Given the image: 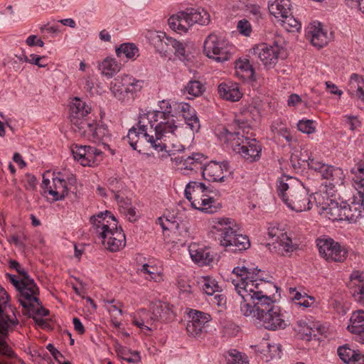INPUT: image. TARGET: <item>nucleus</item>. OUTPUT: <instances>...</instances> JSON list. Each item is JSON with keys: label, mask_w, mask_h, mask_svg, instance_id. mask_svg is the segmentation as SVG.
<instances>
[{"label": "nucleus", "mask_w": 364, "mask_h": 364, "mask_svg": "<svg viewBox=\"0 0 364 364\" xmlns=\"http://www.w3.org/2000/svg\"><path fill=\"white\" fill-rule=\"evenodd\" d=\"M364 208L362 204L353 202L350 204L345 202V220L355 223L363 215Z\"/></svg>", "instance_id": "nucleus-40"}, {"label": "nucleus", "mask_w": 364, "mask_h": 364, "mask_svg": "<svg viewBox=\"0 0 364 364\" xmlns=\"http://www.w3.org/2000/svg\"><path fill=\"white\" fill-rule=\"evenodd\" d=\"M201 283L203 290L208 295H213L220 289L218 282L210 277H203Z\"/></svg>", "instance_id": "nucleus-52"}, {"label": "nucleus", "mask_w": 364, "mask_h": 364, "mask_svg": "<svg viewBox=\"0 0 364 364\" xmlns=\"http://www.w3.org/2000/svg\"><path fill=\"white\" fill-rule=\"evenodd\" d=\"M338 355L346 363L364 364V357L360 353L350 348L348 346H340L338 348Z\"/></svg>", "instance_id": "nucleus-38"}, {"label": "nucleus", "mask_w": 364, "mask_h": 364, "mask_svg": "<svg viewBox=\"0 0 364 364\" xmlns=\"http://www.w3.org/2000/svg\"><path fill=\"white\" fill-rule=\"evenodd\" d=\"M163 102H168V104L169 105L170 108L168 109V120L172 122L173 123V124L177 128L181 129V136H176L174 138H173L171 141H173V142L179 141L181 144V140H183L186 137V127L176 124V123L173 119V114H172L173 109L178 110L183 116V114H186L187 112H190V109L192 108V107L188 103H186L184 102H171L169 100H163L160 101L159 103V109L158 110H161V106H162L161 103Z\"/></svg>", "instance_id": "nucleus-25"}, {"label": "nucleus", "mask_w": 364, "mask_h": 364, "mask_svg": "<svg viewBox=\"0 0 364 364\" xmlns=\"http://www.w3.org/2000/svg\"><path fill=\"white\" fill-rule=\"evenodd\" d=\"M211 232L220 236V243L229 250L237 252L247 250L250 242L246 235L237 233L235 222L229 218H215L210 220Z\"/></svg>", "instance_id": "nucleus-5"}, {"label": "nucleus", "mask_w": 364, "mask_h": 364, "mask_svg": "<svg viewBox=\"0 0 364 364\" xmlns=\"http://www.w3.org/2000/svg\"><path fill=\"white\" fill-rule=\"evenodd\" d=\"M257 320L266 329L272 331L284 329L289 324V320L286 319L277 306H272L269 310L259 314Z\"/></svg>", "instance_id": "nucleus-19"}, {"label": "nucleus", "mask_w": 364, "mask_h": 364, "mask_svg": "<svg viewBox=\"0 0 364 364\" xmlns=\"http://www.w3.org/2000/svg\"><path fill=\"white\" fill-rule=\"evenodd\" d=\"M99 68L103 75L112 77L120 70L121 65L114 58H106L100 64Z\"/></svg>", "instance_id": "nucleus-43"}, {"label": "nucleus", "mask_w": 364, "mask_h": 364, "mask_svg": "<svg viewBox=\"0 0 364 364\" xmlns=\"http://www.w3.org/2000/svg\"><path fill=\"white\" fill-rule=\"evenodd\" d=\"M250 299H241L240 301V311L242 315L246 317H252L257 319V309L255 307V303L252 306L249 301H251Z\"/></svg>", "instance_id": "nucleus-51"}, {"label": "nucleus", "mask_w": 364, "mask_h": 364, "mask_svg": "<svg viewBox=\"0 0 364 364\" xmlns=\"http://www.w3.org/2000/svg\"><path fill=\"white\" fill-rule=\"evenodd\" d=\"M319 173L323 178L330 180V185L333 187L343 184L345 177L341 168L328 164H325Z\"/></svg>", "instance_id": "nucleus-36"}, {"label": "nucleus", "mask_w": 364, "mask_h": 364, "mask_svg": "<svg viewBox=\"0 0 364 364\" xmlns=\"http://www.w3.org/2000/svg\"><path fill=\"white\" fill-rule=\"evenodd\" d=\"M235 72L244 79L254 80L255 70L247 58H240L235 62Z\"/></svg>", "instance_id": "nucleus-42"}, {"label": "nucleus", "mask_w": 364, "mask_h": 364, "mask_svg": "<svg viewBox=\"0 0 364 364\" xmlns=\"http://www.w3.org/2000/svg\"><path fill=\"white\" fill-rule=\"evenodd\" d=\"M209 191L203 182L190 181L185 188V196L191 206L200 211L213 213L216 211L215 200L208 195Z\"/></svg>", "instance_id": "nucleus-8"}, {"label": "nucleus", "mask_w": 364, "mask_h": 364, "mask_svg": "<svg viewBox=\"0 0 364 364\" xmlns=\"http://www.w3.org/2000/svg\"><path fill=\"white\" fill-rule=\"evenodd\" d=\"M267 234L272 240V245L274 252L278 254L285 255L296 249V245L293 243L287 232L279 225L271 224L268 228Z\"/></svg>", "instance_id": "nucleus-13"}, {"label": "nucleus", "mask_w": 364, "mask_h": 364, "mask_svg": "<svg viewBox=\"0 0 364 364\" xmlns=\"http://www.w3.org/2000/svg\"><path fill=\"white\" fill-rule=\"evenodd\" d=\"M42 188L45 194H48L55 201L63 199L68 193V184L65 179L55 177L50 181L43 176Z\"/></svg>", "instance_id": "nucleus-21"}, {"label": "nucleus", "mask_w": 364, "mask_h": 364, "mask_svg": "<svg viewBox=\"0 0 364 364\" xmlns=\"http://www.w3.org/2000/svg\"><path fill=\"white\" fill-rule=\"evenodd\" d=\"M187 92L193 97H198L204 91V86L198 80H191L186 86Z\"/></svg>", "instance_id": "nucleus-55"}, {"label": "nucleus", "mask_w": 364, "mask_h": 364, "mask_svg": "<svg viewBox=\"0 0 364 364\" xmlns=\"http://www.w3.org/2000/svg\"><path fill=\"white\" fill-rule=\"evenodd\" d=\"M171 159L175 161L181 170L188 173V171L198 172L200 171L202 172L206 157L202 154L193 153L186 158L178 156Z\"/></svg>", "instance_id": "nucleus-23"}, {"label": "nucleus", "mask_w": 364, "mask_h": 364, "mask_svg": "<svg viewBox=\"0 0 364 364\" xmlns=\"http://www.w3.org/2000/svg\"><path fill=\"white\" fill-rule=\"evenodd\" d=\"M91 112L90 103L79 97L72 100L70 104V118L75 132L90 120L87 116Z\"/></svg>", "instance_id": "nucleus-17"}, {"label": "nucleus", "mask_w": 364, "mask_h": 364, "mask_svg": "<svg viewBox=\"0 0 364 364\" xmlns=\"http://www.w3.org/2000/svg\"><path fill=\"white\" fill-rule=\"evenodd\" d=\"M282 50V48L277 43H263L254 46L249 54L257 57L266 69H272L278 63Z\"/></svg>", "instance_id": "nucleus-12"}, {"label": "nucleus", "mask_w": 364, "mask_h": 364, "mask_svg": "<svg viewBox=\"0 0 364 364\" xmlns=\"http://www.w3.org/2000/svg\"><path fill=\"white\" fill-rule=\"evenodd\" d=\"M245 11L252 15L255 20H259L263 18L264 13L262 7L256 4H247L245 6Z\"/></svg>", "instance_id": "nucleus-58"}, {"label": "nucleus", "mask_w": 364, "mask_h": 364, "mask_svg": "<svg viewBox=\"0 0 364 364\" xmlns=\"http://www.w3.org/2000/svg\"><path fill=\"white\" fill-rule=\"evenodd\" d=\"M71 152L74 159L83 166H95L102 160V152L90 146L73 144Z\"/></svg>", "instance_id": "nucleus-18"}, {"label": "nucleus", "mask_w": 364, "mask_h": 364, "mask_svg": "<svg viewBox=\"0 0 364 364\" xmlns=\"http://www.w3.org/2000/svg\"><path fill=\"white\" fill-rule=\"evenodd\" d=\"M154 317L152 310L149 312L145 309H141L137 312V316L133 320V323L145 334H149L158 326Z\"/></svg>", "instance_id": "nucleus-29"}, {"label": "nucleus", "mask_w": 364, "mask_h": 364, "mask_svg": "<svg viewBox=\"0 0 364 364\" xmlns=\"http://www.w3.org/2000/svg\"><path fill=\"white\" fill-rule=\"evenodd\" d=\"M282 21V26L288 32H297L301 28V23L294 16L291 15V13L287 15V17H283L280 19Z\"/></svg>", "instance_id": "nucleus-50"}, {"label": "nucleus", "mask_w": 364, "mask_h": 364, "mask_svg": "<svg viewBox=\"0 0 364 364\" xmlns=\"http://www.w3.org/2000/svg\"><path fill=\"white\" fill-rule=\"evenodd\" d=\"M306 36L311 44L318 48L326 46L331 40V34L328 35L323 25L318 21H314L309 25Z\"/></svg>", "instance_id": "nucleus-24"}, {"label": "nucleus", "mask_w": 364, "mask_h": 364, "mask_svg": "<svg viewBox=\"0 0 364 364\" xmlns=\"http://www.w3.org/2000/svg\"><path fill=\"white\" fill-rule=\"evenodd\" d=\"M225 137L233 149L247 162L257 161L261 157L262 145L256 139H250L240 132H227Z\"/></svg>", "instance_id": "nucleus-9"}, {"label": "nucleus", "mask_w": 364, "mask_h": 364, "mask_svg": "<svg viewBox=\"0 0 364 364\" xmlns=\"http://www.w3.org/2000/svg\"><path fill=\"white\" fill-rule=\"evenodd\" d=\"M151 39L152 43L159 53L166 56L171 53L175 38L167 36L164 32L158 31L153 34Z\"/></svg>", "instance_id": "nucleus-32"}, {"label": "nucleus", "mask_w": 364, "mask_h": 364, "mask_svg": "<svg viewBox=\"0 0 364 364\" xmlns=\"http://www.w3.org/2000/svg\"><path fill=\"white\" fill-rule=\"evenodd\" d=\"M314 122L311 119H301L297 123L298 129L305 134H310L316 132V127L314 125Z\"/></svg>", "instance_id": "nucleus-57"}, {"label": "nucleus", "mask_w": 364, "mask_h": 364, "mask_svg": "<svg viewBox=\"0 0 364 364\" xmlns=\"http://www.w3.org/2000/svg\"><path fill=\"white\" fill-rule=\"evenodd\" d=\"M353 173V185L358 191L360 196L364 198V161H360L351 169Z\"/></svg>", "instance_id": "nucleus-39"}, {"label": "nucleus", "mask_w": 364, "mask_h": 364, "mask_svg": "<svg viewBox=\"0 0 364 364\" xmlns=\"http://www.w3.org/2000/svg\"><path fill=\"white\" fill-rule=\"evenodd\" d=\"M183 117L193 134L195 132H199L200 129V120L197 116L196 110L193 107L190 109V112H187L186 114H183Z\"/></svg>", "instance_id": "nucleus-45"}, {"label": "nucleus", "mask_w": 364, "mask_h": 364, "mask_svg": "<svg viewBox=\"0 0 364 364\" xmlns=\"http://www.w3.org/2000/svg\"><path fill=\"white\" fill-rule=\"evenodd\" d=\"M257 351L263 355V358L266 361H269L270 359L279 357L280 347L277 344H270L264 340L257 346Z\"/></svg>", "instance_id": "nucleus-41"}, {"label": "nucleus", "mask_w": 364, "mask_h": 364, "mask_svg": "<svg viewBox=\"0 0 364 364\" xmlns=\"http://www.w3.org/2000/svg\"><path fill=\"white\" fill-rule=\"evenodd\" d=\"M122 211L126 215L129 221L133 222L136 220V208L132 205L126 206V208L122 210Z\"/></svg>", "instance_id": "nucleus-63"}, {"label": "nucleus", "mask_w": 364, "mask_h": 364, "mask_svg": "<svg viewBox=\"0 0 364 364\" xmlns=\"http://www.w3.org/2000/svg\"><path fill=\"white\" fill-rule=\"evenodd\" d=\"M226 171H228L226 164L210 161L208 164H204L202 175L207 181L221 182L225 178V172Z\"/></svg>", "instance_id": "nucleus-27"}, {"label": "nucleus", "mask_w": 364, "mask_h": 364, "mask_svg": "<svg viewBox=\"0 0 364 364\" xmlns=\"http://www.w3.org/2000/svg\"><path fill=\"white\" fill-rule=\"evenodd\" d=\"M210 21V15L203 9L188 8L170 16L168 23L173 31L183 34L187 33L196 23L204 26L208 25Z\"/></svg>", "instance_id": "nucleus-7"}, {"label": "nucleus", "mask_w": 364, "mask_h": 364, "mask_svg": "<svg viewBox=\"0 0 364 364\" xmlns=\"http://www.w3.org/2000/svg\"><path fill=\"white\" fill-rule=\"evenodd\" d=\"M140 272L144 275L146 279L160 282L164 280L162 272L156 266L144 264L140 269Z\"/></svg>", "instance_id": "nucleus-44"}, {"label": "nucleus", "mask_w": 364, "mask_h": 364, "mask_svg": "<svg viewBox=\"0 0 364 364\" xmlns=\"http://www.w3.org/2000/svg\"><path fill=\"white\" fill-rule=\"evenodd\" d=\"M325 196L321 193H315V200L321 216L331 221L345 220V202L338 203L333 200H324Z\"/></svg>", "instance_id": "nucleus-14"}, {"label": "nucleus", "mask_w": 364, "mask_h": 364, "mask_svg": "<svg viewBox=\"0 0 364 364\" xmlns=\"http://www.w3.org/2000/svg\"><path fill=\"white\" fill-rule=\"evenodd\" d=\"M347 330L356 336V340L364 344V311L357 310L353 312L349 319Z\"/></svg>", "instance_id": "nucleus-28"}, {"label": "nucleus", "mask_w": 364, "mask_h": 364, "mask_svg": "<svg viewBox=\"0 0 364 364\" xmlns=\"http://www.w3.org/2000/svg\"><path fill=\"white\" fill-rule=\"evenodd\" d=\"M90 223L105 249L117 252L126 245L125 235L111 212L106 210L90 218Z\"/></svg>", "instance_id": "nucleus-3"}, {"label": "nucleus", "mask_w": 364, "mask_h": 364, "mask_svg": "<svg viewBox=\"0 0 364 364\" xmlns=\"http://www.w3.org/2000/svg\"><path fill=\"white\" fill-rule=\"evenodd\" d=\"M320 255L327 262H343L347 257L346 250L331 238L317 240Z\"/></svg>", "instance_id": "nucleus-15"}, {"label": "nucleus", "mask_w": 364, "mask_h": 364, "mask_svg": "<svg viewBox=\"0 0 364 364\" xmlns=\"http://www.w3.org/2000/svg\"><path fill=\"white\" fill-rule=\"evenodd\" d=\"M144 81L124 75L114 78L110 85V90L115 98L121 102L129 100L134 93L141 90Z\"/></svg>", "instance_id": "nucleus-11"}, {"label": "nucleus", "mask_w": 364, "mask_h": 364, "mask_svg": "<svg viewBox=\"0 0 364 364\" xmlns=\"http://www.w3.org/2000/svg\"><path fill=\"white\" fill-rule=\"evenodd\" d=\"M347 91L352 97L364 102V80L357 73H353L349 79Z\"/></svg>", "instance_id": "nucleus-34"}, {"label": "nucleus", "mask_w": 364, "mask_h": 364, "mask_svg": "<svg viewBox=\"0 0 364 364\" xmlns=\"http://www.w3.org/2000/svg\"><path fill=\"white\" fill-rule=\"evenodd\" d=\"M227 361L228 364H248L247 358L236 350H231L228 352Z\"/></svg>", "instance_id": "nucleus-56"}, {"label": "nucleus", "mask_w": 364, "mask_h": 364, "mask_svg": "<svg viewBox=\"0 0 364 364\" xmlns=\"http://www.w3.org/2000/svg\"><path fill=\"white\" fill-rule=\"evenodd\" d=\"M75 133L90 141L102 143L105 146H107L106 142L109 139L107 126L95 120L90 119L82 127H79Z\"/></svg>", "instance_id": "nucleus-16"}, {"label": "nucleus", "mask_w": 364, "mask_h": 364, "mask_svg": "<svg viewBox=\"0 0 364 364\" xmlns=\"http://www.w3.org/2000/svg\"><path fill=\"white\" fill-rule=\"evenodd\" d=\"M269 287L263 288L262 293L260 295H255L252 299L255 303V307L257 309V316L266 311L269 310L272 306H275L273 299L268 296L267 289Z\"/></svg>", "instance_id": "nucleus-37"}, {"label": "nucleus", "mask_w": 364, "mask_h": 364, "mask_svg": "<svg viewBox=\"0 0 364 364\" xmlns=\"http://www.w3.org/2000/svg\"><path fill=\"white\" fill-rule=\"evenodd\" d=\"M272 132L278 136L284 138L287 142L292 141V136L287 125L282 120H276L271 126Z\"/></svg>", "instance_id": "nucleus-48"}, {"label": "nucleus", "mask_w": 364, "mask_h": 364, "mask_svg": "<svg viewBox=\"0 0 364 364\" xmlns=\"http://www.w3.org/2000/svg\"><path fill=\"white\" fill-rule=\"evenodd\" d=\"M45 59V56H39L36 54H31L29 56V63L36 65L39 68H45L47 64L42 63V61Z\"/></svg>", "instance_id": "nucleus-61"}, {"label": "nucleus", "mask_w": 364, "mask_h": 364, "mask_svg": "<svg viewBox=\"0 0 364 364\" xmlns=\"http://www.w3.org/2000/svg\"><path fill=\"white\" fill-rule=\"evenodd\" d=\"M326 164H323L314 159H309L308 161V166L310 169L314 170L315 171L320 173Z\"/></svg>", "instance_id": "nucleus-62"}, {"label": "nucleus", "mask_w": 364, "mask_h": 364, "mask_svg": "<svg viewBox=\"0 0 364 364\" xmlns=\"http://www.w3.org/2000/svg\"><path fill=\"white\" fill-rule=\"evenodd\" d=\"M151 309L153 311L154 318L157 325L159 323H168L176 318V312L173 306L166 302L157 301L152 304Z\"/></svg>", "instance_id": "nucleus-26"}, {"label": "nucleus", "mask_w": 364, "mask_h": 364, "mask_svg": "<svg viewBox=\"0 0 364 364\" xmlns=\"http://www.w3.org/2000/svg\"><path fill=\"white\" fill-rule=\"evenodd\" d=\"M237 29L241 35L245 37H250L252 32V28L250 23L245 18L240 20L237 22Z\"/></svg>", "instance_id": "nucleus-59"}, {"label": "nucleus", "mask_w": 364, "mask_h": 364, "mask_svg": "<svg viewBox=\"0 0 364 364\" xmlns=\"http://www.w3.org/2000/svg\"><path fill=\"white\" fill-rule=\"evenodd\" d=\"M228 41L215 33L209 34L203 43L205 55L216 63L229 60L232 55Z\"/></svg>", "instance_id": "nucleus-10"}, {"label": "nucleus", "mask_w": 364, "mask_h": 364, "mask_svg": "<svg viewBox=\"0 0 364 364\" xmlns=\"http://www.w3.org/2000/svg\"><path fill=\"white\" fill-rule=\"evenodd\" d=\"M189 253L191 259L200 265L209 264L213 260V255L209 248L199 247L196 243L189 246Z\"/></svg>", "instance_id": "nucleus-31"}, {"label": "nucleus", "mask_w": 364, "mask_h": 364, "mask_svg": "<svg viewBox=\"0 0 364 364\" xmlns=\"http://www.w3.org/2000/svg\"><path fill=\"white\" fill-rule=\"evenodd\" d=\"M19 326L16 315V309L9 304V296L4 288L0 287V353L9 358H14L16 354L6 343L5 337L15 331Z\"/></svg>", "instance_id": "nucleus-6"}, {"label": "nucleus", "mask_w": 364, "mask_h": 364, "mask_svg": "<svg viewBox=\"0 0 364 364\" xmlns=\"http://www.w3.org/2000/svg\"><path fill=\"white\" fill-rule=\"evenodd\" d=\"M268 9L272 16L280 20L291 14V4L290 0H270Z\"/></svg>", "instance_id": "nucleus-35"}, {"label": "nucleus", "mask_w": 364, "mask_h": 364, "mask_svg": "<svg viewBox=\"0 0 364 364\" xmlns=\"http://www.w3.org/2000/svg\"><path fill=\"white\" fill-rule=\"evenodd\" d=\"M218 93L222 98L232 102L238 101L242 96L238 85L230 81L220 83Z\"/></svg>", "instance_id": "nucleus-33"}, {"label": "nucleus", "mask_w": 364, "mask_h": 364, "mask_svg": "<svg viewBox=\"0 0 364 364\" xmlns=\"http://www.w3.org/2000/svg\"><path fill=\"white\" fill-rule=\"evenodd\" d=\"M189 318L191 319L187 323L186 331L190 336L195 338L202 334L205 324L211 320L210 314L196 310L190 311Z\"/></svg>", "instance_id": "nucleus-22"}, {"label": "nucleus", "mask_w": 364, "mask_h": 364, "mask_svg": "<svg viewBox=\"0 0 364 364\" xmlns=\"http://www.w3.org/2000/svg\"><path fill=\"white\" fill-rule=\"evenodd\" d=\"M350 288L354 299L364 304V274L355 272L350 275Z\"/></svg>", "instance_id": "nucleus-30"}, {"label": "nucleus", "mask_w": 364, "mask_h": 364, "mask_svg": "<svg viewBox=\"0 0 364 364\" xmlns=\"http://www.w3.org/2000/svg\"><path fill=\"white\" fill-rule=\"evenodd\" d=\"M237 278L232 279V284L240 299H252L255 295H260L263 288L276 287L264 279V272L250 264L237 266L232 269Z\"/></svg>", "instance_id": "nucleus-2"}, {"label": "nucleus", "mask_w": 364, "mask_h": 364, "mask_svg": "<svg viewBox=\"0 0 364 364\" xmlns=\"http://www.w3.org/2000/svg\"><path fill=\"white\" fill-rule=\"evenodd\" d=\"M167 218L166 217H160L158 218V223L161 225L164 230H177L179 228V224L178 223H170L167 224Z\"/></svg>", "instance_id": "nucleus-60"}, {"label": "nucleus", "mask_w": 364, "mask_h": 364, "mask_svg": "<svg viewBox=\"0 0 364 364\" xmlns=\"http://www.w3.org/2000/svg\"><path fill=\"white\" fill-rule=\"evenodd\" d=\"M118 57L124 55L127 58L132 59L139 55V49L134 43H123L116 49Z\"/></svg>", "instance_id": "nucleus-47"}, {"label": "nucleus", "mask_w": 364, "mask_h": 364, "mask_svg": "<svg viewBox=\"0 0 364 364\" xmlns=\"http://www.w3.org/2000/svg\"><path fill=\"white\" fill-rule=\"evenodd\" d=\"M161 105V110L140 114L136 125L129 130L127 137L133 149L138 150L144 139L155 151L166 153L162 156H171L183 151L182 144L171 141L175 136H181V129L168 120L169 105L163 102Z\"/></svg>", "instance_id": "nucleus-1"}, {"label": "nucleus", "mask_w": 364, "mask_h": 364, "mask_svg": "<svg viewBox=\"0 0 364 364\" xmlns=\"http://www.w3.org/2000/svg\"><path fill=\"white\" fill-rule=\"evenodd\" d=\"M277 186L279 196L290 210L300 213L311 208L309 191L299 181L282 176Z\"/></svg>", "instance_id": "nucleus-4"}, {"label": "nucleus", "mask_w": 364, "mask_h": 364, "mask_svg": "<svg viewBox=\"0 0 364 364\" xmlns=\"http://www.w3.org/2000/svg\"><path fill=\"white\" fill-rule=\"evenodd\" d=\"M314 324L308 323L305 321H298L295 330L300 334L302 339L310 340L312 334L315 331Z\"/></svg>", "instance_id": "nucleus-46"}, {"label": "nucleus", "mask_w": 364, "mask_h": 364, "mask_svg": "<svg viewBox=\"0 0 364 364\" xmlns=\"http://www.w3.org/2000/svg\"><path fill=\"white\" fill-rule=\"evenodd\" d=\"M289 293L291 294V299L294 301H297V305L304 306L305 308L310 307L314 302V299L308 296L306 294H301L296 291L294 288H289Z\"/></svg>", "instance_id": "nucleus-49"}, {"label": "nucleus", "mask_w": 364, "mask_h": 364, "mask_svg": "<svg viewBox=\"0 0 364 364\" xmlns=\"http://www.w3.org/2000/svg\"><path fill=\"white\" fill-rule=\"evenodd\" d=\"M171 52H173L178 58L181 60H186L188 59V54L186 50V46L183 43L174 39L172 46Z\"/></svg>", "instance_id": "nucleus-54"}, {"label": "nucleus", "mask_w": 364, "mask_h": 364, "mask_svg": "<svg viewBox=\"0 0 364 364\" xmlns=\"http://www.w3.org/2000/svg\"><path fill=\"white\" fill-rule=\"evenodd\" d=\"M124 359L128 363H139L141 360L140 353L136 350L129 352V353L127 354V356L124 358Z\"/></svg>", "instance_id": "nucleus-64"}, {"label": "nucleus", "mask_w": 364, "mask_h": 364, "mask_svg": "<svg viewBox=\"0 0 364 364\" xmlns=\"http://www.w3.org/2000/svg\"><path fill=\"white\" fill-rule=\"evenodd\" d=\"M29 313L33 314V317L35 319V321L38 323H41L43 321L42 318H38L36 316H46L48 314L49 311L46 309L43 308L40 303L39 299H38V304L33 306H29L26 308Z\"/></svg>", "instance_id": "nucleus-53"}, {"label": "nucleus", "mask_w": 364, "mask_h": 364, "mask_svg": "<svg viewBox=\"0 0 364 364\" xmlns=\"http://www.w3.org/2000/svg\"><path fill=\"white\" fill-rule=\"evenodd\" d=\"M22 286L18 289V301L23 308L38 304V288L34 280L30 277L23 279Z\"/></svg>", "instance_id": "nucleus-20"}]
</instances>
